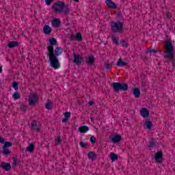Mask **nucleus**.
Returning <instances> with one entry per match:
<instances>
[{
	"label": "nucleus",
	"mask_w": 175,
	"mask_h": 175,
	"mask_svg": "<svg viewBox=\"0 0 175 175\" xmlns=\"http://www.w3.org/2000/svg\"><path fill=\"white\" fill-rule=\"evenodd\" d=\"M62 55V48L57 46L54 49L53 46H48V53L47 57H49V62L51 68L53 69H59L61 68V63L58 59L57 57Z\"/></svg>",
	"instance_id": "obj_1"
},
{
	"label": "nucleus",
	"mask_w": 175,
	"mask_h": 175,
	"mask_svg": "<svg viewBox=\"0 0 175 175\" xmlns=\"http://www.w3.org/2000/svg\"><path fill=\"white\" fill-rule=\"evenodd\" d=\"M165 58H167L170 62L172 64V67L175 68V51H174V46L172 43V41L167 40L165 42Z\"/></svg>",
	"instance_id": "obj_2"
},
{
	"label": "nucleus",
	"mask_w": 175,
	"mask_h": 175,
	"mask_svg": "<svg viewBox=\"0 0 175 175\" xmlns=\"http://www.w3.org/2000/svg\"><path fill=\"white\" fill-rule=\"evenodd\" d=\"M124 22L120 21H111L110 22V27L111 32L114 33H122V31H124Z\"/></svg>",
	"instance_id": "obj_3"
},
{
	"label": "nucleus",
	"mask_w": 175,
	"mask_h": 175,
	"mask_svg": "<svg viewBox=\"0 0 175 175\" xmlns=\"http://www.w3.org/2000/svg\"><path fill=\"white\" fill-rule=\"evenodd\" d=\"M65 8V3L62 1H57L52 5V10L55 13H62Z\"/></svg>",
	"instance_id": "obj_4"
},
{
	"label": "nucleus",
	"mask_w": 175,
	"mask_h": 175,
	"mask_svg": "<svg viewBox=\"0 0 175 175\" xmlns=\"http://www.w3.org/2000/svg\"><path fill=\"white\" fill-rule=\"evenodd\" d=\"M112 87L115 91V92H118V91H128V84L126 83H121L120 82H113L112 83Z\"/></svg>",
	"instance_id": "obj_5"
},
{
	"label": "nucleus",
	"mask_w": 175,
	"mask_h": 175,
	"mask_svg": "<svg viewBox=\"0 0 175 175\" xmlns=\"http://www.w3.org/2000/svg\"><path fill=\"white\" fill-rule=\"evenodd\" d=\"M42 128V124L38 123V121L33 120L31 121L30 125V129L32 131L33 133H36L37 136L39 135V132H40V129Z\"/></svg>",
	"instance_id": "obj_6"
},
{
	"label": "nucleus",
	"mask_w": 175,
	"mask_h": 175,
	"mask_svg": "<svg viewBox=\"0 0 175 175\" xmlns=\"http://www.w3.org/2000/svg\"><path fill=\"white\" fill-rule=\"evenodd\" d=\"M38 103V94L36 93H32L29 97V106H35Z\"/></svg>",
	"instance_id": "obj_7"
},
{
	"label": "nucleus",
	"mask_w": 175,
	"mask_h": 175,
	"mask_svg": "<svg viewBox=\"0 0 175 175\" xmlns=\"http://www.w3.org/2000/svg\"><path fill=\"white\" fill-rule=\"evenodd\" d=\"M70 40H77V42H81L83 40V36H81V33L78 32L75 34H71L70 37Z\"/></svg>",
	"instance_id": "obj_8"
},
{
	"label": "nucleus",
	"mask_w": 175,
	"mask_h": 175,
	"mask_svg": "<svg viewBox=\"0 0 175 175\" xmlns=\"http://www.w3.org/2000/svg\"><path fill=\"white\" fill-rule=\"evenodd\" d=\"M163 159V152L162 151L157 152L154 155V159L158 163H161Z\"/></svg>",
	"instance_id": "obj_9"
},
{
	"label": "nucleus",
	"mask_w": 175,
	"mask_h": 175,
	"mask_svg": "<svg viewBox=\"0 0 175 175\" xmlns=\"http://www.w3.org/2000/svg\"><path fill=\"white\" fill-rule=\"evenodd\" d=\"M84 61L83 57H81L80 55L74 54V60L73 62L77 65H80L81 62Z\"/></svg>",
	"instance_id": "obj_10"
},
{
	"label": "nucleus",
	"mask_w": 175,
	"mask_h": 175,
	"mask_svg": "<svg viewBox=\"0 0 175 175\" xmlns=\"http://www.w3.org/2000/svg\"><path fill=\"white\" fill-rule=\"evenodd\" d=\"M147 146L150 151H152V150H155V148H157V143L154 139L149 141Z\"/></svg>",
	"instance_id": "obj_11"
},
{
	"label": "nucleus",
	"mask_w": 175,
	"mask_h": 175,
	"mask_svg": "<svg viewBox=\"0 0 175 175\" xmlns=\"http://www.w3.org/2000/svg\"><path fill=\"white\" fill-rule=\"evenodd\" d=\"M51 25L54 28H59V27H61V20L55 18L51 21Z\"/></svg>",
	"instance_id": "obj_12"
},
{
	"label": "nucleus",
	"mask_w": 175,
	"mask_h": 175,
	"mask_svg": "<svg viewBox=\"0 0 175 175\" xmlns=\"http://www.w3.org/2000/svg\"><path fill=\"white\" fill-rule=\"evenodd\" d=\"M105 3L109 9H117V5L111 0H106Z\"/></svg>",
	"instance_id": "obj_13"
},
{
	"label": "nucleus",
	"mask_w": 175,
	"mask_h": 175,
	"mask_svg": "<svg viewBox=\"0 0 175 175\" xmlns=\"http://www.w3.org/2000/svg\"><path fill=\"white\" fill-rule=\"evenodd\" d=\"M139 112L142 117H144V118H148V117H150V112L146 109V108L141 109Z\"/></svg>",
	"instance_id": "obj_14"
},
{
	"label": "nucleus",
	"mask_w": 175,
	"mask_h": 175,
	"mask_svg": "<svg viewBox=\"0 0 175 175\" xmlns=\"http://www.w3.org/2000/svg\"><path fill=\"white\" fill-rule=\"evenodd\" d=\"M0 167H1V169H3V170H5V172H9V170L12 169V165H10V163H2L0 165Z\"/></svg>",
	"instance_id": "obj_15"
},
{
	"label": "nucleus",
	"mask_w": 175,
	"mask_h": 175,
	"mask_svg": "<svg viewBox=\"0 0 175 175\" xmlns=\"http://www.w3.org/2000/svg\"><path fill=\"white\" fill-rule=\"evenodd\" d=\"M52 31H53V29L48 25H46L43 27V32H44V35H51Z\"/></svg>",
	"instance_id": "obj_16"
},
{
	"label": "nucleus",
	"mask_w": 175,
	"mask_h": 175,
	"mask_svg": "<svg viewBox=\"0 0 175 175\" xmlns=\"http://www.w3.org/2000/svg\"><path fill=\"white\" fill-rule=\"evenodd\" d=\"M85 62H87V64H89V65H93L94 62H95V57L92 55L88 56L85 59Z\"/></svg>",
	"instance_id": "obj_17"
},
{
	"label": "nucleus",
	"mask_w": 175,
	"mask_h": 175,
	"mask_svg": "<svg viewBox=\"0 0 175 175\" xmlns=\"http://www.w3.org/2000/svg\"><path fill=\"white\" fill-rule=\"evenodd\" d=\"M111 140L113 143H118V142H121V135H113L111 137Z\"/></svg>",
	"instance_id": "obj_18"
},
{
	"label": "nucleus",
	"mask_w": 175,
	"mask_h": 175,
	"mask_svg": "<svg viewBox=\"0 0 175 175\" xmlns=\"http://www.w3.org/2000/svg\"><path fill=\"white\" fill-rule=\"evenodd\" d=\"M89 131L90 128L87 126H81L79 128V132H80V133H87Z\"/></svg>",
	"instance_id": "obj_19"
},
{
	"label": "nucleus",
	"mask_w": 175,
	"mask_h": 175,
	"mask_svg": "<svg viewBox=\"0 0 175 175\" xmlns=\"http://www.w3.org/2000/svg\"><path fill=\"white\" fill-rule=\"evenodd\" d=\"M116 65L117 66L122 68L123 66H126V65H128V63H126V62H123L122 58H119Z\"/></svg>",
	"instance_id": "obj_20"
},
{
	"label": "nucleus",
	"mask_w": 175,
	"mask_h": 175,
	"mask_svg": "<svg viewBox=\"0 0 175 175\" xmlns=\"http://www.w3.org/2000/svg\"><path fill=\"white\" fill-rule=\"evenodd\" d=\"M111 39L113 44H116V46H118L120 44V38L114 35L111 36Z\"/></svg>",
	"instance_id": "obj_21"
},
{
	"label": "nucleus",
	"mask_w": 175,
	"mask_h": 175,
	"mask_svg": "<svg viewBox=\"0 0 175 175\" xmlns=\"http://www.w3.org/2000/svg\"><path fill=\"white\" fill-rule=\"evenodd\" d=\"M8 47L9 49H14V47L18 46V42L17 41H10L8 43Z\"/></svg>",
	"instance_id": "obj_22"
},
{
	"label": "nucleus",
	"mask_w": 175,
	"mask_h": 175,
	"mask_svg": "<svg viewBox=\"0 0 175 175\" xmlns=\"http://www.w3.org/2000/svg\"><path fill=\"white\" fill-rule=\"evenodd\" d=\"M133 94L135 98H139L140 96V90L139 88H134L133 90Z\"/></svg>",
	"instance_id": "obj_23"
},
{
	"label": "nucleus",
	"mask_w": 175,
	"mask_h": 175,
	"mask_svg": "<svg viewBox=\"0 0 175 175\" xmlns=\"http://www.w3.org/2000/svg\"><path fill=\"white\" fill-rule=\"evenodd\" d=\"M145 129H151L152 128V122L151 121H146L144 123Z\"/></svg>",
	"instance_id": "obj_24"
},
{
	"label": "nucleus",
	"mask_w": 175,
	"mask_h": 175,
	"mask_svg": "<svg viewBox=\"0 0 175 175\" xmlns=\"http://www.w3.org/2000/svg\"><path fill=\"white\" fill-rule=\"evenodd\" d=\"M27 150L29 152H33V151H35V144H30L29 146L27 147Z\"/></svg>",
	"instance_id": "obj_25"
},
{
	"label": "nucleus",
	"mask_w": 175,
	"mask_h": 175,
	"mask_svg": "<svg viewBox=\"0 0 175 175\" xmlns=\"http://www.w3.org/2000/svg\"><path fill=\"white\" fill-rule=\"evenodd\" d=\"M96 157V155L95 154V152H89L88 153V158H89L90 159H92L93 161L94 159H95Z\"/></svg>",
	"instance_id": "obj_26"
},
{
	"label": "nucleus",
	"mask_w": 175,
	"mask_h": 175,
	"mask_svg": "<svg viewBox=\"0 0 175 175\" xmlns=\"http://www.w3.org/2000/svg\"><path fill=\"white\" fill-rule=\"evenodd\" d=\"M53 102L49 100L45 105V109H46L47 110H51V107H53Z\"/></svg>",
	"instance_id": "obj_27"
},
{
	"label": "nucleus",
	"mask_w": 175,
	"mask_h": 175,
	"mask_svg": "<svg viewBox=\"0 0 175 175\" xmlns=\"http://www.w3.org/2000/svg\"><path fill=\"white\" fill-rule=\"evenodd\" d=\"M111 160L113 161L118 160V155L114 152L110 153Z\"/></svg>",
	"instance_id": "obj_28"
},
{
	"label": "nucleus",
	"mask_w": 175,
	"mask_h": 175,
	"mask_svg": "<svg viewBox=\"0 0 175 175\" xmlns=\"http://www.w3.org/2000/svg\"><path fill=\"white\" fill-rule=\"evenodd\" d=\"M2 154H3V155H6V157H9V154H10V150H9V149H8V148H2Z\"/></svg>",
	"instance_id": "obj_29"
},
{
	"label": "nucleus",
	"mask_w": 175,
	"mask_h": 175,
	"mask_svg": "<svg viewBox=\"0 0 175 175\" xmlns=\"http://www.w3.org/2000/svg\"><path fill=\"white\" fill-rule=\"evenodd\" d=\"M12 97L15 100H17L18 99H21V95L18 93L17 92H15L13 95H12Z\"/></svg>",
	"instance_id": "obj_30"
},
{
	"label": "nucleus",
	"mask_w": 175,
	"mask_h": 175,
	"mask_svg": "<svg viewBox=\"0 0 175 175\" xmlns=\"http://www.w3.org/2000/svg\"><path fill=\"white\" fill-rule=\"evenodd\" d=\"M62 143V139H61V137H57L55 138V144L58 146Z\"/></svg>",
	"instance_id": "obj_31"
},
{
	"label": "nucleus",
	"mask_w": 175,
	"mask_h": 175,
	"mask_svg": "<svg viewBox=\"0 0 175 175\" xmlns=\"http://www.w3.org/2000/svg\"><path fill=\"white\" fill-rule=\"evenodd\" d=\"M12 161H13L14 166H17V165L20 163V159H17V157H13Z\"/></svg>",
	"instance_id": "obj_32"
},
{
	"label": "nucleus",
	"mask_w": 175,
	"mask_h": 175,
	"mask_svg": "<svg viewBox=\"0 0 175 175\" xmlns=\"http://www.w3.org/2000/svg\"><path fill=\"white\" fill-rule=\"evenodd\" d=\"M49 44H51L50 46H55L57 44V40L54 38L49 39Z\"/></svg>",
	"instance_id": "obj_33"
},
{
	"label": "nucleus",
	"mask_w": 175,
	"mask_h": 175,
	"mask_svg": "<svg viewBox=\"0 0 175 175\" xmlns=\"http://www.w3.org/2000/svg\"><path fill=\"white\" fill-rule=\"evenodd\" d=\"M13 146V144L10 142H4V145H3V148H8V147H12Z\"/></svg>",
	"instance_id": "obj_34"
},
{
	"label": "nucleus",
	"mask_w": 175,
	"mask_h": 175,
	"mask_svg": "<svg viewBox=\"0 0 175 175\" xmlns=\"http://www.w3.org/2000/svg\"><path fill=\"white\" fill-rule=\"evenodd\" d=\"M12 88H14V90L15 91H18V83H17L16 81H14L12 83Z\"/></svg>",
	"instance_id": "obj_35"
},
{
	"label": "nucleus",
	"mask_w": 175,
	"mask_h": 175,
	"mask_svg": "<svg viewBox=\"0 0 175 175\" xmlns=\"http://www.w3.org/2000/svg\"><path fill=\"white\" fill-rule=\"evenodd\" d=\"M165 14H166V18H167V20H172V17H173L172 12L169 11H166Z\"/></svg>",
	"instance_id": "obj_36"
},
{
	"label": "nucleus",
	"mask_w": 175,
	"mask_h": 175,
	"mask_svg": "<svg viewBox=\"0 0 175 175\" xmlns=\"http://www.w3.org/2000/svg\"><path fill=\"white\" fill-rule=\"evenodd\" d=\"M104 66L107 70H109V69H111V68H113V64L105 63Z\"/></svg>",
	"instance_id": "obj_37"
},
{
	"label": "nucleus",
	"mask_w": 175,
	"mask_h": 175,
	"mask_svg": "<svg viewBox=\"0 0 175 175\" xmlns=\"http://www.w3.org/2000/svg\"><path fill=\"white\" fill-rule=\"evenodd\" d=\"M120 44L122 47H125L126 49L128 48V42H126V40H122L121 42H120Z\"/></svg>",
	"instance_id": "obj_38"
},
{
	"label": "nucleus",
	"mask_w": 175,
	"mask_h": 175,
	"mask_svg": "<svg viewBox=\"0 0 175 175\" xmlns=\"http://www.w3.org/2000/svg\"><path fill=\"white\" fill-rule=\"evenodd\" d=\"M90 143H92V144H95V143H96V138L94 136L91 137Z\"/></svg>",
	"instance_id": "obj_39"
},
{
	"label": "nucleus",
	"mask_w": 175,
	"mask_h": 175,
	"mask_svg": "<svg viewBox=\"0 0 175 175\" xmlns=\"http://www.w3.org/2000/svg\"><path fill=\"white\" fill-rule=\"evenodd\" d=\"M54 0H45V3L47 5V6H50L51 5V2H53Z\"/></svg>",
	"instance_id": "obj_40"
},
{
	"label": "nucleus",
	"mask_w": 175,
	"mask_h": 175,
	"mask_svg": "<svg viewBox=\"0 0 175 175\" xmlns=\"http://www.w3.org/2000/svg\"><path fill=\"white\" fill-rule=\"evenodd\" d=\"M79 146L81 147H82L83 148L87 147V144L83 142H79Z\"/></svg>",
	"instance_id": "obj_41"
},
{
	"label": "nucleus",
	"mask_w": 175,
	"mask_h": 175,
	"mask_svg": "<svg viewBox=\"0 0 175 175\" xmlns=\"http://www.w3.org/2000/svg\"><path fill=\"white\" fill-rule=\"evenodd\" d=\"M64 117L66 118H70V112H65V113H64Z\"/></svg>",
	"instance_id": "obj_42"
},
{
	"label": "nucleus",
	"mask_w": 175,
	"mask_h": 175,
	"mask_svg": "<svg viewBox=\"0 0 175 175\" xmlns=\"http://www.w3.org/2000/svg\"><path fill=\"white\" fill-rule=\"evenodd\" d=\"M21 109L22 111H27V106L21 105Z\"/></svg>",
	"instance_id": "obj_43"
},
{
	"label": "nucleus",
	"mask_w": 175,
	"mask_h": 175,
	"mask_svg": "<svg viewBox=\"0 0 175 175\" xmlns=\"http://www.w3.org/2000/svg\"><path fill=\"white\" fill-rule=\"evenodd\" d=\"M0 143H1V144H5V138H3L1 136H0Z\"/></svg>",
	"instance_id": "obj_44"
},
{
	"label": "nucleus",
	"mask_w": 175,
	"mask_h": 175,
	"mask_svg": "<svg viewBox=\"0 0 175 175\" xmlns=\"http://www.w3.org/2000/svg\"><path fill=\"white\" fill-rule=\"evenodd\" d=\"M157 52H158V51L155 50V49L149 50V53H157Z\"/></svg>",
	"instance_id": "obj_45"
},
{
	"label": "nucleus",
	"mask_w": 175,
	"mask_h": 175,
	"mask_svg": "<svg viewBox=\"0 0 175 175\" xmlns=\"http://www.w3.org/2000/svg\"><path fill=\"white\" fill-rule=\"evenodd\" d=\"M64 10V13H69V8L65 7Z\"/></svg>",
	"instance_id": "obj_46"
},
{
	"label": "nucleus",
	"mask_w": 175,
	"mask_h": 175,
	"mask_svg": "<svg viewBox=\"0 0 175 175\" xmlns=\"http://www.w3.org/2000/svg\"><path fill=\"white\" fill-rule=\"evenodd\" d=\"M88 104H89V106H92V105H94V101L90 100Z\"/></svg>",
	"instance_id": "obj_47"
},
{
	"label": "nucleus",
	"mask_w": 175,
	"mask_h": 175,
	"mask_svg": "<svg viewBox=\"0 0 175 175\" xmlns=\"http://www.w3.org/2000/svg\"><path fill=\"white\" fill-rule=\"evenodd\" d=\"M62 122H64V123H66L68 122V118H65L62 120Z\"/></svg>",
	"instance_id": "obj_48"
},
{
	"label": "nucleus",
	"mask_w": 175,
	"mask_h": 175,
	"mask_svg": "<svg viewBox=\"0 0 175 175\" xmlns=\"http://www.w3.org/2000/svg\"><path fill=\"white\" fill-rule=\"evenodd\" d=\"M0 73H2V66H0Z\"/></svg>",
	"instance_id": "obj_49"
},
{
	"label": "nucleus",
	"mask_w": 175,
	"mask_h": 175,
	"mask_svg": "<svg viewBox=\"0 0 175 175\" xmlns=\"http://www.w3.org/2000/svg\"><path fill=\"white\" fill-rule=\"evenodd\" d=\"M90 120H91V121H94V118H90Z\"/></svg>",
	"instance_id": "obj_50"
},
{
	"label": "nucleus",
	"mask_w": 175,
	"mask_h": 175,
	"mask_svg": "<svg viewBox=\"0 0 175 175\" xmlns=\"http://www.w3.org/2000/svg\"><path fill=\"white\" fill-rule=\"evenodd\" d=\"M75 2H79V0H73Z\"/></svg>",
	"instance_id": "obj_51"
}]
</instances>
